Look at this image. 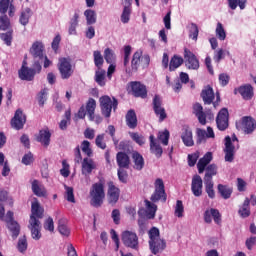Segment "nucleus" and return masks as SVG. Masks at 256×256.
<instances>
[{
	"mask_svg": "<svg viewBox=\"0 0 256 256\" xmlns=\"http://www.w3.org/2000/svg\"><path fill=\"white\" fill-rule=\"evenodd\" d=\"M104 59L106 63L111 64L115 61V53L110 48H106L104 51Z\"/></svg>",
	"mask_w": 256,
	"mask_h": 256,
	"instance_id": "55",
	"label": "nucleus"
},
{
	"mask_svg": "<svg viewBox=\"0 0 256 256\" xmlns=\"http://www.w3.org/2000/svg\"><path fill=\"white\" fill-rule=\"evenodd\" d=\"M10 6H11V0H0L1 15H5V13H7V11H9Z\"/></svg>",
	"mask_w": 256,
	"mask_h": 256,
	"instance_id": "62",
	"label": "nucleus"
},
{
	"mask_svg": "<svg viewBox=\"0 0 256 256\" xmlns=\"http://www.w3.org/2000/svg\"><path fill=\"white\" fill-rule=\"evenodd\" d=\"M43 217H45V208L41 206V203H39L37 198H34L31 203V215L29 222L41 223L39 219H43Z\"/></svg>",
	"mask_w": 256,
	"mask_h": 256,
	"instance_id": "10",
	"label": "nucleus"
},
{
	"mask_svg": "<svg viewBox=\"0 0 256 256\" xmlns=\"http://www.w3.org/2000/svg\"><path fill=\"white\" fill-rule=\"evenodd\" d=\"M247 5V0H228V7L235 11L237 7H240L241 10L245 9Z\"/></svg>",
	"mask_w": 256,
	"mask_h": 256,
	"instance_id": "43",
	"label": "nucleus"
},
{
	"mask_svg": "<svg viewBox=\"0 0 256 256\" xmlns=\"http://www.w3.org/2000/svg\"><path fill=\"white\" fill-rule=\"evenodd\" d=\"M106 71L103 68H97L95 71V81L100 85V87H105V75Z\"/></svg>",
	"mask_w": 256,
	"mask_h": 256,
	"instance_id": "42",
	"label": "nucleus"
},
{
	"mask_svg": "<svg viewBox=\"0 0 256 256\" xmlns=\"http://www.w3.org/2000/svg\"><path fill=\"white\" fill-rule=\"evenodd\" d=\"M130 137L138 145H145V137H143V135H139V133H137V132H132V133H130Z\"/></svg>",
	"mask_w": 256,
	"mask_h": 256,
	"instance_id": "60",
	"label": "nucleus"
},
{
	"mask_svg": "<svg viewBox=\"0 0 256 256\" xmlns=\"http://www.w3.org/2000/svg\"><path fill=\"white\" fill-rule=\"evenodd\" d=\"M27 247H29V244L27 243V237H20L16 246L19 253H25L27 251Z\"/></svg>",
	"mask_w": 256,
	"mask_h": 256,
	"instance_id": "47",
	"label": "nucleus"
},
{
	"mask_svg": "<svg viewBox=\"0 0 256 256\" xmlns=\"http://www.w3.org/2000/svg\"><path fill=\"white\" fill-rule=\"evenodd\" d=\"M129 175L127 174V171H125V168H119L118 169V179L120 183H127Z\"/></svg>",
	"mask_w": 256,
	"mask_h": 256,
	"instance_id": "63",
	"label": "nucleus"
},
{
	"mask_svg": "<svg viewBox=\"0 0 256 256\" xmlns=\"http://www.w3.org/2000/svg\"><path fill=\"white\" fill-rule=\"evenodd\" d=\"M213 160V153L207 152L202 158L199 159L197 163L198 173L201 175L205 172V168H207L209 163Z\"/></svg>",
	"mask_w": 256,
	"mask_h": 256,
	"instance_id": "26",
	"label": "nucleus"
},
{
	"mask_svg": "<svg viewBox=\"0 0 256 256\" xmlns=\"http://www.w3.org/2000/svg\"><path fill=\"white\" fill-rule=\"evenodd\" d=\"M204 105H212L213 101H215V92L213 91V87L210 85L206 86L200 94Z\"/></svg>",
	"mask_w": 256,
	"mask_h": 256,
	"instance_id": "21",
	"label": "nucleus"
},
{
	"mask_svg": "<svg viewBox=\"0 0 256 256\" xmlns=\"http://www.w3.org/2000/svg\"><path fill=\"white\" fill-rule=\"evenodd\" d=\"M36 141L41 143L43 147H47L51 143V132L49 129H43L39 131L38 136L36 137Z\"/></svg>",
	"mask_w": 256,
	"mask_h": 256,
	"instance_id": "28",
	"label": "nucleus"
},
{
	"mask_svg": "<svg viewBox=\"0 0 256 256\" xmlns=\"http://www.w3.org/2000/svg\"><path fill=\"white\" fill-rule=\"evenodd\" d=\"M216 125L219 131H227L229 129V110L222 108L216 117Z\"/></svg>",
	"mask_w": 256,
	"mask_h": 256,
	"instance_id": "14",
	"label": "nucleus"
},
{
	"mask_svg": "<svg viewBox=\"0 0 256 256\" xmlns=\"http://www.w3.org/2000/svg\"><path fill=\"white\" fill-rule=\"evenodd\" d=\"M132 159L134 163V169H136V171H142L143 167H145V159L143 158V155L135 151L132 153Z\"/></svg>",
	"mask_w": 256,
	"mask_h": 256,
	"instance_id": "34",
	"label": "nucleus"
},
{
	"mask_svg": "<svg viewBox=\"0 0 256 256\" xmlns=\"http://www.w3.org/2000/svg\"><path fill=\"white\" fill-rule=\"evenodd\" d=\"M152 105H153V111L156 117H158L159 122L163 123V121L167 119V112L163 107V100H161V97L159 95L154 96Z\"/></svg>",
	"mask_w": 256,
	"mask_h": 256,
	"instance_id": "12",
	"label": "nucleus"
},
{
	"mask_svg": "<svg viewBox=\"0 0 256 256\" xmlns=\"http://www.w3.org/2000/svg\"><path fill=\"white\" fill-rule=\"evenodd\" d=\"M28 229L31 231L32 239L35 241L41 239V222H29Z\"/></svg>",
	"mask_w": 256,
	"mask_h": 256,
	"instance_id": "30",
	"label": "nucleus"
},
{
	"mask_svg": "<svg viewBox=\"0 0 256 256\" xmlns=\"http://www.w3.org/2000/svg\"><path fill=\"white\" fill-rule=\"evenodd\" d=\"M94 57V64L97 69H102L103 63H105V60L103 59V55H101V51L96 50L93 52Z\"/></svg>",
	"mask_w": 256,
	"mask_h": 256,
	"instance_id": "44",
	"label": "nucleus"
},
{
	"mask_svg": "<svg viewBox=\"0 0 256 256\" xmlns=\"http://www.w3.org/2000/svg\"><path fill=\"white\" fill-rule=\"evenodd\" d=\"M57 67L61 79L63 80L71 79V77H73V73H75V68H73L71 61L67 58H59Z\"/></svg>",
	"mask_w": 256,
	"mask_h": 256,
	"instance_id": "8",
	"label": "nucleus"
},
{
	"mask_svg": "<svg viewBox=\"0 0 256 256\" xmlns=\"http://www.w3.org/2000/svg\"><path fill=\"white\" fill-rule=\"evenodd\" d=\"M147 209L150 211L149 219H155V213H157V205L151 203L149 200H145Z\"/></svg>",
	"mask_w": 256,
	"mask_h": 256,
	"instance_id": "57",
	"label": "nucleus"
},
{
	"mask_svg": "<svg viewBox=\"0 0 256 256\" xmlns=\"http://www.w3.org/2000/svg\"><path fill=\"white\" fill-rule=\"evenodd\" d=\"M99 101L102 115L106 119H109L111 117V111H117L119 101L115 97L111 100V97L107 95L100 97Z\"/></svg>",
	"mask_w": 256,
	"mask_h": 256,
	"instance_id": "6",
	"label": "nucleus"
},
{
	"mask_svg": "<svg viewBox=\"0 0 256 256\" xmlns=\"http://www.w3.org/2000/svg\"><path fill=\"white\" fill-rule=\"evenodd\" d=\"M217 189L223 199H231V195H233V188L228 185L218 184Z\"/></svg>",
	"mask_w": 256,
	"mask_h": 256,
	"instance_id": "39",
	"label": "nucleus"
},
{
	"mask_svg": "<svg viewBox=\"0 0 256 256\" xmlns=\"http://www.w3.org/2000/svg\"><path fill=\"white\" fill-rule=\"evenodd\" d=\"M44 229L45 231H49L50 233H53L55 231V223L53 222L52 217H48L44 221Z\"/></svg>",
	"mask_w": 256,
	"mask_h": 256,
	"instance_id": "58",
	"label": "nucleus"
},
{
	"mask_svg": "<svg viewBox=\"0 0 256 256\" xmlns=\"http://www.w3.org/2000/svg\"><path fill=\"white\" fill-rule=\"evenodd\" d=\"M104 141H105V134H99L95 139L96 146L99 149H107V144Z\"/></svg>",
	"mask_w": 256,
	"mask_h": 256,
	"instance_id": "59",
	"label": "nucleus"
},
{
	"mask_svg": "<svg viewBox=\"0 0 256 256\" xmlns=\"http://www.w3.org/2000/svg\"><path fill=\"white\" fill-rule=\"evenodd\" d=\"M122 243H124L125 247L135 249V251L139 250V237L135 232L129 230L124 231L122 233Z\"/></svg>",
	"mask_w": 256,
	"mask_h": 256,
	"instance_id": "11",
	"label": "nucleus"
},
{
	"mask_svg": "<svg viewBox=\"0 0 256 256\" xmlns=\"http://www.w3.org/2000/svg\"><path fill=\"white\" fill-rule=\"evenodd\" d=\"M82 152L87 155V157H93V149H91V142L89 140H84L81 143Z\"/></svg>",
	"mask_w": 256,
	"mask_h": 256,
	"instance_id": "48",
	"label": "nucleus"
},
{
	"mask_svg": "<svg viewBox=\"0 0 256 256\" xmlns=\"http://www.w3.org/2000/svg\"><path fill=\"white\" fill-rule=\"evenodd\" d=\"M205 191L210 199H215V184L213 182H204Z\"/></svg>",
	"mask_w": 256,
	"mask_h": 256,
	"instance_id": "51",
	"label": "nucleus"
},
{
	"mask_svg": "<svg viewBox=\"0 0 256 256\" xmlns=\"http://www.w3.org/2000/svg\"><path fill=\"white\" fill-rule=\"evenodd\" d=\"M204 171H205L204 182H213V177L217 175V165L209 164Z\"/></svg>",
	"mask_w": 256,
	"mask_h": 256,
	"instance_id": "37",
	"label": "nucleus"
},
{
	"mask_svg": "<svg viewBox=\"0 0 256 256\" xmlns=\"http://www.w3.org/2000/svg\"><path fill=\"white\" fill-rule=\"evenodd\" d=\"M191 191L194 197H201L203 195V178L199 174L192 177Z\"/></svg>",
	"mask_w": 256,
	"mask_h": 256,
	"instance_id": "17",
	"label": "nucleus"
},
{
	"mask_svg": "<svg viewBox=\"0 0 256 256\" xmlns=\"http://www.w3.org/2000/svg\"><path fill=\"white\" fill-rule=\"evenodd\" d=\"M41 62L34 61L32 68L27 67V62L24 61L22 67L18 71L19 78L21 81H33L35 75L41 73Z\"/></svg>",
	"mask_w": 256,
	"mask_h": 256,
	"instance_id": "4",
	"label": "nucleus"
},
{
	"mask_svg": "<svg viewBox=\"0 0 256 256\" xmlns=\"http://www.w3.org/2000/svg\"><path fill=\"white\" fill-rule=\"evenodd\" d=\"M225 161L228 163H233V160L235 159V146L233 145V142L231 141L230 136L225 137Z\"/></svg>",
	"mask_w": 256,
	"mask_h": 256,
	"instance_id": "18",
	"label": "nucleus"
},
{
	"mask_svg": "<svg viewBox=\"0 0 256 256\" xmlns=\"http://www.w3.org/2000/svg\"><path fill=\"white\" fill-rule=\"evenodd\" d=\"M116 163L119 169H129V165H131V158L125 152H118L116 154Z\"/></svg>",
	"mask_w": 256,
	"mask_h": 256,
	"instance_id": "23",
	"label": "nucleus"
},
{
	"mask_svg": "<svg viewBox=\"0 0 256 256\" xmlns=\"http://www.w3.org/2000/svg\"><path fill=\"white\" fill-rule=\"evenodd\" d=\"M35 161V158L33 157V153L28 152L22 157V163L23 165H31Z\"/></svg>",
	"mask_w": 256,
	"mask_h": 256,
	"instance_id": "64",
	"label": "nucleus"
},
{
	"mask_svg": "<svg viewBox=\"0 0 256 256\" xmlns=\"http://www.w3.org/2000/svg\"><path fill=\"white\" fill-rule=\"evenodd\" d=\"M155 191L150 197L152 203H158V201H163L165 203L167 201V193H165V183L163 179L157 178L154 183Z\"/></svg>",
	"mask_w": 256,
	"mask_h": 256,
	"instance_id": "7",
	"label": "nucleus"
},
{
	"mask_svg": "<svg viewBox=\"0 0 256 256\" xmlns=\"http://www.w3.org/2000/svg\"><path fill=\"white\" fill-rule=\"evenodd\" d=\"M43 51H45V46L39 41L34 42L30 48V54L34 59H43Z\"/></svg>",
	"mask_w": 256,
	"mask_h": 256,
	"instance_id": "27",
	"label": "nucleus"
},
{
	"mask_svg": "<svg viewBox=\"0 0 256 256\" xmlns=\"http://www.w3.org/2000/svg\"><path fill=\"white\" fill-rule=\"evenodd\" d=\"M26 121H27V119L23 115V111L18 109V110H16L13 119L11 120V125L14 129L19 131V130L23 129Z\"/></svg>",
	"mask_w": 256,
	"mask_h": 256,
	"instance_id": "20",
	"label": "nucleus"
},
{
	"mask_svg": "<svg viewBox=\"0 0 256 256\" xmlns=\"http://www.w3.org/2000/svg\"><path fill=\"white\" fill-rule=\"evenodd\" d=\"M69 164L67 163V160H63L62 161V169H60V174L62 175V177H69V175H71V171L69 170Z\"/></svg>",
	"mask_w": 256,
	"mask_h": 256,
	"instance_id": "61",
	"label": "nucleus"
},
{
	"mask_svg": "<svg viewBox=\"0 0 256 256\" xmlns=\"http://www.w3.org/2000/svg\"><path fill=\"white\" fill-rule=\"evenodd\" d=\"M193 113L197 117L200 125H207V114L203 111L201 103H195L193 105Z\"/></svg>",
	"mask_w": 256,
	"mask_h": 256,
	"instance_id": "24",
	"label": "nucleus"
},
{
	"mask_svg": "<svg viewBox=\"0 0 256 256\" xmlns=\"http://www.w3.org/2000/svg\"><path fill=\"white\" fill-rule=\"evenodd\" d=\"M8 231L11 233L12 239H17L21 233V226L17 221H11L7 223Z\"/></svg>",
	"mask_w": 256,
	"mask_h": 256,
	"instance_id": "38",
	"label": "nucleus"
},
{
	"mask_svg": "<svg viewBox=\"0 0 256 256\" xmlns=\"http://www.w3.org/2000/svg\"><path fill=\"white\" fill-rule=\"evenodd\" d=\"M216 37H218L220 41H225V39H227V33L225 32V28L223 27V24L221 22L217 23Z\"/></svg>",
	"mask_w": 256,
	"mask_h": 256,
	"instance_id": "46",
	"label": "nucleus"
},
{
	"mask_svg": "<svg viewBox=\"0 0 256 256\" xmlns=\"http://www.w3.org/2000/svg\"><path fill=\"white\" fill-rule=\"evenodd\" d=\"M33 15V11H31V8H26L22 10L19 18V23L25 27V25L29 24V19H31Z\"/></svg>",
	"mask_w": 256,
	"mask_h": 256,
	"instance_id": "40",
	"label": "nucleus"
},
{
	"mask_svg": "<svg viewBox=\"0 0 256 256\" xmlns=\"http://www.w3.org/2000/svg\"><path fill=\"white\" fill-rule=\"evenodd\" d=\"M149 249L153 255H158V253H161L165 251L167 248V242L165 239H161V234L159 232V228L152 227L149 232Z\"/></svg>",
	"mask_w": 256,
	"mask_h": 256,
	"instance_id": "1",
	"label": "nucleus"
},
{
	"mask_svg": "<svg viewBox=\"0 0 256 256\" xmlns=\"http://www.w3.org/2000/svg\"><path fill=\"white\" fill-rule=\"evenodd\" d=\"M183 63H185V60L183 59V57L177 54L173 55V57H171L170 59L169 71L170 72L177 71V69H179L181 65H183Z\"/></svg>",
	"mask_w": 256,
	"mask_h": 256,
	"instance_id": "36",
	"label": "nucleus"
},
{
	"mask_svg": "<svg viewBox=\"0 0 256 256\" xmlns=\"http://www.w3.org/2000/svg\"><path fill=\"white\" fill-rule=\"evenodd\" d=\"M189 37H190V39L197 41V38L199 37V27L197 26V24H195V23L191 24L190 31H189Z\"/></svg>",
	"mask_w": 256,
	"mask_h": 256,
	"instance_id": "53",
	"label": "nucleus"
},
{
	"mask_svg": "<svg viewBox=\"0 0 256 256\" xmlns=\"http://www.w3.org/2000/svg\"><path fill=\"white\" fill-rule=\"evenodd\" d=\"M9 25H11L9 17L5 14L0 16V31H7L9 29Z\"/></svg>",
	"mask_w": 256,
	"mask_h": 256,
	"instance_id": "52",
	"label": "nucleus"
},
{
	"mask_svg": "<svg viewBox=\"0 0 256 256\" xmlns=\"http://www.w3.org/2000/svg\"><path fill=\"white\" fill-rule=\"evenodd\" d=\"M149 139H150V153H152L159 159L163 155V148L161 147V145L155 142V136L150 135Z\"/></svg>",
	"mask_w": 256,
	"mask_h": 256,
	"instance_id": "35",
	"label": "nucleus"
},
{
	"mask_svg": "<svg viewBox=\"0 0 256 256\" xmlns=\"http://www.w3.org/2000/svg\"><path fill=\"white\" fill-rule=\"evenodd\" d=\"M181 139L186 147H193V145H195L193 141V131H191L188 126L183 127Z\"/></svg>",
	"mask_w": 256,
	"mask_h": 256,
	"instance_id": "25",
	"label": "nucleus"
},
{
	"mask_svg": "<svg viewBox=\"0 0 256 256\" xmlns=\"http://www.w3.org/2000/svg\"><path fill=\"white\" fill-rule=\"evenodd\" d=\"M97 109V101L93 98H89L86 105H82L78 112L74 116V121H79V119H85L88 116L89 121H95V110Z\"/></svg>",
	"mask_w": 256,
	"mask_h": 256,
	"instance_id": "3",
	"label": "nucleus"
},
{
	"mask_svg": "<svg viewBox=\"0 0 256 256\" xmlns=\"http://www.w3.org/2000/svg\"><path fill=\"white\" fill-rule=\"evenodd\" d=\"M150 63L151 57L148 54L143 55V51L138 50L132 56L131 71L132 73H137V71H139V67L147 69Z\"/></svg>",
	"mask_w": 256,
	"mask_h": 256,
	"instance_id": "5",
	"label": "nucleus"
},
{
	"mask_svg": "<svg viewBox=\"0 0 256 256\" xmlns=\"http://www.w3.org/2000/svg\"><path fill=\"white\" fill-rule=\"evenodd\" d=\"M58 231L60 235H64V237H69L71 234V230L65 225V219L58 220Z\"/></svg>",
	"mask_w": 256,
	"mask_h": 256,
	"instance_id": "45",
	"label": "nucleus"
},
{
	"mask_svg": "<svg viewBox=\"0 0 256 256\" xmlns=\"http://www.w3.org/2000/svg\"><path fill=\"white\" fill-rule=\"evenodd\" d=\"M32 192L36 197H47V189L39 183V180L32 181Z\"/></svg>",
	"mask_w": 256,
	"mask_h": 256,
	"instance_id": "31",
	"label": "nucleus"
},
{
	"mask_svg": "<svg viewBox=\"0 0 256 256\" xmlns=\"http://www.w3.org/2000/svg\"><path fill=\"white\" fill-rule=\"evenodd\" d=\"M183 213H185V207L183 206V201L177 200L176 207H175V216L176 217H183Z\"/></svg>",
	"mask_w": 256,
	"mask_h": 256,
	"instance_id": "56",
	"label": "nucleus"
},
{
	"mask_svg": "<svg viewBox=\"0 0 256 256\" xmlns=\"http://www.w3.org/2000/svg\"><path fill=\"white\" fill-rule=\"evenodd\" d=\"M204 221L205 223H216V225H221L222 218H221V212H219L215 208L208 209L204 212Z\"/></svg>",
	"mask_w": 256,
	"mask_h": 256,
	"instance_id": "16",
	"label": "nucleus"
},
{
	"mask_svg": "<svg viewBox=\"0 0 256 256\" xmlns=\"http://www.w3.org/2000/svg\"><path fill=\"white\" fill-rule=\"evenodd\" d=\"M0 39L4 41L7 47H11V43H13V30L7 31L5 33H1Z\"/></svg>",
	"mask_w": 256,
	"mask_h": 256,
	"instance_id": "49",
	"label": "nucleus"
},
{
	"mask_svg": "<svg viewBox=\"0 0 256 256\" xmlns=\"http://www.w3.org/2000/svg\"><path fill=\"white\" fill-rule=\"evenodd\" d=\"M105 201V180H100L92 185L90 189V205L99 209Z\"/></svg>",
	"mask_w": 256,
	"mask_h": 256,
	"instance_id": "2",
	"label": "nucleus"
},
{
	"mask_svg": "<svg viewBox=\"0 0 256 256\" xmlns=\"http://www.w3.org/2000/svg\"><path fill=\"white\" fill-rule=\"evenodd\" d=\"M107 203L111 205V207H115L117 203H119V197H121V189L115 186V182L109 181L107 182Z\"/></svg>",
	"mask_w": 256,
	"mask_h": 256,
	"instance_id": "9",
	"label": "nucleus"
},
{
	"mask_svg": "<svg viewBox=\"0 0 256 256\" xmlns=\"http://www.w3.org/2000/svg\"><path fill=\"white\" fill-rule=\"evenodd\" d=\"M251 200L249 198H245L242 206H240L238 210V215L242 217V219H247L251 215Z\"/></svg>",
	"mask_w": 256,
	"mask_h": 256,
	"instance_id": "32",
	"label": "nucleus"
},
{
	"mask_svg": "<svg viewBox=\"0 0 256 256\" xmlns=\"http://www.w3.org/2000/svg\"><path fill=\"white\" fill-rule=\"evenodd\" d=\"M84 16L86 17L87 25H95L97 23V13L95 10L87 9L84 11Z\"/></svg>",
	"mask_w": 256,
	"mask_h": 256,
	"instance_id": "41",
	"label": "nucleus"
},
{
	"mask_svg": "<svg viewBox=\"0 0 256 256\" xmlns=\"http://www.w3.org/2000/svg\"><path fill=\"white\" fill-rule=\"evenodd\" d=\"M130 19H131V7L124 6L120 20L122 23L126 24V23H129Z\"/></svg>",
	"mask_w": 256,
	"mask_h": 256,
	"instance_id": "50",
	"label": "nucleus"
},
{
	"mask_svg": "<svg viewBox=\"0 0 256 256\" xmlns=\"http://www.w3.org/2000/svg\"><path fill=\"white\" fill-rule=\"evenodd\" d=\"M184 61L188 69L193 71L199 69V59H197V56L187 48L184 49Z\"/></svg>",
	"mask_w": 256,
	"mask_h": 256,
	"instance_id": "15",
	"label": "nucleus"
},
{
	"mask_svg": "<svg viewBox=\"0 0 256 256\" xmlns=\"http://www.w3.org/2000/svg\"><path fill=\"white\" fill-rule=\"evenodd\" d=\"M130 91L133 97L147 99V86L140 81L130 82Z\"/></svg>",
	"mask_w": 256,
	"mask_h": 256,
	"instance_id": "13",
	"label": "nucleus"
},
{
	"mask_svg": "<svg viewBox=\"0 0 256 256\" xmlns=\"http://www.w3.org/2000/svg\"><path fill=\"white\" fill-rule=\"evenodd\" d=\"M93 169H95V162L93 159L86 157L82 161V174L83 175H91L93 173Z\"/></svg>",
	"mask_w": 256,
	"mask_h": 256,
	"instance_id": "33",
	"label": "nucleus"
},
{
	"mask_svg": "<svg viewBox=\"0 0 256 256\" xmlns=\"http://www.w3.org/2000/svg\"><path fill=\"white\" fill-rule=\"evenodd\" d=\"M169 137V130H164L163 132L158 133V140L164 145H169Z\"/></svg>",
	"mask_w": 256,
	"mask_h": 256,
	"instance_id": "54",
	"label": "nucleus"
},
{
	"mask_svg": "<svg viewBox=\"0 0 256 256\" xmlns=\"http://www.w3.org/2000/svg\"><path fill=\"white\" fill-rule=\"evenodd\" d=\"M126 125L129 129H137L138 121H137V113L135 110L130 109L126 113Z\"/></svg>",
	"mask_w": 256,
	"mask_h": 256,
	"instance_id": "29",
	"label": "nucleus"
},
{
	"mask_svg": "<svg viewBox=\"0 0 256 256\" xmlns=\"http://www.w3.org/2000/svg\"><path fill=\"white\" fill-rule=\"evenodd\" d=\"M237 91L241 95L242 99H244V101H251V99H253L254 91L251 84L242 85L235 89V95H237Z\"/></svg>",
	"mask_w": 256,
	"mask_h": 256,
	"instance_id": "19",
	"label": "nucleus"
},
{
	"mask_svg": "<svg viewBox=\"0 0 256 256\" xmlns=\"http://www.w3.org/2000/svg\"><path fill=\"white\" fill-rule=\"evenodd\" d=\"M242 125L246 135H251V133L256 129V121L251 116H244L242 118Z\"/></svg>",
	"mask_w": 256,
	"mask_h": 256,
	"instance_id": "22",
	"label": "nucleus"
}]
</instances>
